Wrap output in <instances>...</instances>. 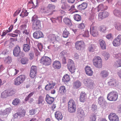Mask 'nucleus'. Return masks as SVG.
Masks as SVG:
<instances>
[{
	"instance_id": "7",
	"label": "nucleus",
	"mask_w": 121,
	"mask_h": 121,
	"mask_svg": "<svg viewBox=\"0 0 121 121\" xmlns=\"http://www.w3.org/2000/svg\"><path fill=\"white\" fill-rule=\"evenodd\" d=\"M13 53L14 56H19L21 57L23 56V54L21 52L20 48L18 45H17L14 48Z\"/></svg>"
},
{
	"instance_id": "36",
	"label": "nucleus",
	"mask_w": 121,
	"mask_h": 121,
	"mask_svg": "<svg viewBox=\"0 0 121 121\" xmlns=\"http://www.w3.org/2000/svg\"><path fill=\"white\" fill-rule=\"evenodd\" d=\"M64 22L66 24L69 26H72V24L70 20L67 18H65L64 19Z\"/></svg>"
},
{
	"instance_id": "48",
	"label": "nucleus",
	"mask_w": 121,
	"mask_h": 121,
	"mask_svg": "<svg viewBox=\"0 0 121 121\" xmlns=\"http://www.w3.org/2000/svg\"><path fill=\"white\" fill-rule=\"evenodd\" d=\"M28 59L26 57H24L21 60V63L23 64H25L28 63Z\"/></svg>"
},
{
	"instance_id": "52",
	"label": "nucleus",
	"mask_w": 121,
	"mask_h": 121,
	"mask_svg": "<svg viewBox=\"0 0 121 121\" xmlns=\"http://www.w3.org/2000/svg\"><path fill=\"white\" fill-rule=\"evenodd\" d=\"M13 83L14 85H18L20 84L17 77L14 80Z\"/></svg>"
},
{
	"instance_id": "61",
	"label": "nucleus",
	"mask_w": 121,
	"mask_h": 121,
	"mask_svg": "<svg viewBox=\"0 0 121 121\" xmlns=\"http://www.w3.org/2000/svg\"><path fill=\"white\" fill-rule=\"evenodd\" d=\"M78 27L80 29H82L85 28V26L83 23H82L79 25Z\"/></svg>"
},
{
	"instance_id": "57",
	"label": "nucleus",
	"mask_w": 121,
	"mask_h": 121,
	"mask_svg": "<svg viewBox=\"0 0 121 121\" xmlns=\"http://www.w3.org/2000/svg\"><path fill=\"white\" fill-rule=\"evenodd\" d=\"M89 31L87 30H86L85 31V33L84 34L82 35V36L86 37H89Z\"/></svg>"
},
{
	"instance_id": "39",
	"label": "nucleus",
	"mask_w": 121,
	"mask_h": 121,
	"mask_svg": "<svg viewBox=\"0 0 121 121\" xmlns=\"http://www.w3.org/2000/svg\"><path fill=\"white\" fill-rule=\"evenodd\" d=\"M70 78L69 75L66 74L62 78V81L64 82H67L70 80Z\"/></svg>"
},
{
	"instance_id": "17",
	"label": "nucleus",
	"mask_w": 121,
	"mask_h": 121,
	"mask_svg": "<svg viewBox=\"0 0 121 121\" xmlns=\"http://www.w3.org/2000/svg\"><path fill=\"white\" fill-rule=\"evenodd\" d=\"M85 69L86 74L90 76H91L93 75V72L90 67L88 66H86Z\"/></svg>"
},
{
	"instance_id": "42",
	"label": "nucleus",
	"mask_w": 121,
	"mask_h": 121,
	"mask_svg": "<svg viewBox=\"0 0 121 121\" xmlns=\"http://www.w3.org/2000/svg\"><path fill=\"white\" fill-rule=\"evenodd\" d=\"M30 49V47L29 44H26L23 45V50L24 51L28 52Z\"/></svg>"
},
{
	"instance_id": "8",
	"label": "nucleus",
	"mask_w": 121,
	"mask_h": 121,
	"mask_svg": "<svg viewBox=\"0 0 121 121\" xmlns=\"http://www.w3.org/2000/svg\"><path fill=\"white\" fill-rule=\"evenodd\" d=\"M51 60L49 57L47 56H44L42 58L40 62L42 64L46 66L50 65L51 63Z\"/></svg>"
},
{
	"instance_id": "24",
	"label": "nucleus",
	"mask_w": 121,
	"mask_h": 121,
	"mask_svg": "<svg viewBox=\"0 0 121 121\" xmlns=\"http://www.w3.org/2000/svg\"><path fill=\"white\" fill-rule=\"evenodd\" d=\"M77 113V115L80 117L82 118L85 116L83 110L81 108H79L78 109Z\"/></svg>"
},
{
	"instance_id": "41",
	"label": "nucleus",
	"mask_w": 121,
	"mask_h": 121,
	"mask_svg": "<svg viewBox=\"0 0 121 121\" xmlns=\"http://www.w3.org/2000/svg\"><path fill=\"white\" fill-rule=\"evenodd\" d=\"M28 13L27 12L26 10L25 9H23L22 12L20 15L22 17H23L27 16Z\"/></svg>"
},
{
	"instance_id": "28",
	"label": "nucleus",
	"mask_w": 121,
	"mask_h": 121,
	"mask_svg": "<svg viewBox=\"0 0 121 121\" xmlns=\"http://www.w3.org/2000/svg\"><path fill=\"white\" fill-rule=\"evenodd\" d=\"M87 4L86 3H84L81 4L77 6L78 9L80 10H82L85 9L87 6Z\"/></svg>"
},
{
	"instance_id": "62",
	"label": "nucleus",
	"mask_w": 121,
	"mask_h": 121,
	"mask_svg": "<svg viewBox=\"0 0 121 121\" xmlns=\"http://www.w3.org/2000/svg\"><path fill=\"white\" fill-rule=\"evenodd\" d=\"M102 13L104 18L107 17L109 15V13L106 11H104Z\"/></svg>"
},
{
	"instance_id": "20",
	"label": "nucleus",
	"mask_w": 121,
	"mask_h": 121,
	"mask_svg": "<svg viewBox=\"0 0 121 121\" xmlns=\"http://www.w3.org/2000/svg\"><path fill=\"white\" fill-rule=\"evenodd\" d=\"M34 37L36 39H39L43 37L42 33L40 31H37L34 32L33 34Z\"/></svg>"
},
{
	"instance_id": "6",
	"label": "nucleus",
	"mask_w": 121,
	"mask_h": 121,
	"mask_svg": "<svg viewBox=\"0 0 121 121\" xmlns=\"http://www.w3.org/2000/svg\"><path fill=\"white\" fill-rule=\"evenodd\" d=\"M68 111L71 113L75 112L76 105L74 101L73 100H70L68 102Z\"/></svg>"
},
{
	"instance_id": "30",
	"label": "nucleus",
	"mask_w": 121,
	"mask_h": 121,
	"mask_svg": "<svg viewBox=\"0 0 121 121\" xmlns=\"http://www.w3.org/2000/svg\"><path fill=\"white\" fill-rule=\"evenodd\" d=\"M86 99V95L85 93H81L80 94V100L82 102L85 101Z\"/></svg>"
},
{
	"instance_id": "49",
	"label": "nucleus",
	"mask_w": 121,
	"mask_h": 121,
	"mask_svg": "<svg viewBox=\"0 0 121 121\" xmlns=\"http://www.w3.org/2000/svg\"><path fill=\"white\" fill-rule=\"evenodd\" d=\"M69 34V32L67 31L66 30H65L63 33V36L64 38H67L68 37Z\"/></svg>"
},
{
	"instance_id": "45",
	"label": "nucleus",
	"mask_w": 121,
	"mask_h": 121,
	"mask_svg": "<svg viewBox=\"0 0 121 121\" xmlns=\"http://www.w3.org/2000/svg\"><path fill=\"white\" fill-rule=\"evenodd\" d=\"M73 17L74 19L77 21H79L81 19V16L78 14H75L74 16Z\"/></svg>"
},
{
	"instance_id": "26",
	"label": "nucleus",
	"mask_w": 121,
	"mask_h": 121,
	"mask_svg": "<svg viewBox=\"0 0 121 121\" xmlns=\"http://www.w3.org/2000/svg\"><path fill=\"white\" fill-rule=\"evenodd\" d=\"M56 118L58 120H61L63 117L61 112L59 111H57L55 113Z\"/></svg>"
},
{
	"instance_id": "40",
	"label": "nucleus",
	"mask_w": 121,
	"mask_h": 121,
	"mask_svg": "<svg viewBox=\"0 0 121 121\" xmlns=\"http://www.w3.org/2000/svg\"><path fill=\"white\" fill-rule=\"evenodd\" d=\"M49 39V40H50L52 41L53 43L56 40V36L54 34L50 35Z\"/></svg>"
},
{
	"instance_id": "38",
	"label": "nucleus",
	"mask_w": 121,
	"mask_h": 121,
	"mask_svg": "<svg viewBox=\"0 0 121 121\" xmlns=\"http://www.w3.org/2000/svg\"><path fill=\"white\" fill-rule=\"evenodd\" d=\"M95 48V46L94 45L90 44L88 46V50L89 52H92L94 51Z\"/></svg>"
},
{
	"instance_id": "16",
	"label": "nucleus",
	"mask_w": 121,
	"mask_h": 121,
	"mask_svg": "<svg viewBox=\"0 0 121 121\" xmlns=\"http://www.w3.org/2000/svg\"><path fill=\"white\" fill-rule=\"evenodd\" d=\"M37 69L35 66L31 67L30 73V76L32 78H34L36 76L37 73Z\"/></svg>"
},
{
	"instance_id": "3",
	"label": "nucleus",
	"mask_w": 121,
	"mask_h": 121,
	"mask_svg": "<svg viewBox=\"0 0 121 121\" xmlns=\"http://www.w3.org/2000/svg\"><path fill=\"white\" fill-rule=\"evenodd\" d=\"M15 93V91L14 90L7 89L2 92L0 95V97L3 99L6 98L8 97L13 95Z\"/></svg>"
},
{
	"instance_id": "25",
	"label": "nucleus",
	"mask_w": 121,
	"mask_h": 121,
	"mask_svg": "<svg viewBox=\"0 0 121 121\" xmlns=\"http://www.w3.org/2000/svg\"><path fill=\"white\" fill-rule=\"evenodd\" d=\"M106 101L103 97L102 96L99 97L98 99V104L101 106L103 105Z\"/></svg>"
},
{
	"instance_id": "54",
	"label": "nucleus",
	"mask_w": 121,
	"mask_h": 121,
	"mask_svg": "<svg viewBox=\"0 0 121 121\" xmlns=\"http://www.w3.org/2000/svg\"><path fill=\"white\" fill-rule=\"evenodd\" d=\"M70 7L66 3L63 4L62 5L61 8L63 9H66L69 8Z\"/></svg>"
},
{
	"instance_id": "22",
	"label": "nucleus",
	"mask_w": 121,
	"mask_h": 121,
	"mask_svg": "<svg viewBox=\"0 0 121 121\" xmlns=\"http://www.w3.org/2000/svg\"><path fill=\"white\" fill-rule=\"evenodd\" d=\"M56 84L52 81H50L49 84L45 86V89L47 90H49L50 89H53L54 86Z\"/></svg>"
},
{
	"instance_id": "47",
	"label": "nucleus",
	"mask_w": 121,
	"mask_h": 121,
	"mask_svg": "<svg viewBox=\"0 0 121 121\" xmlns=\"http://www.w3.org/2000/svg\"><path fill=\"white\" fill-rule=\"evenodd\" d=\"M20 102L19 99L17 98L15 99L12 102V104L14 105H16Z\"/></svg>"
},
{
	"instance_id": "12",
	"label": "nucleus",
	"mask_w": 121,
	"mask_h": 121,
	"mask_svg": "<svg viewBox=\"0 0 121 121\" xmlns=\"http://www.w3.org/2000/svg\"><path fill=\"white\" fill-rule=\"evenodd\" d=\"M91 34L94 37L97 36L98 35V32L96 27L94 26L92 24L90 28Z\"/></svg>"
},
{
	"instance_id": "13",
	"label": "nucleus",
	"mask_w": 121,
	"mask_h": 121,
	"mask_svg": "<svg viewBox=\"0 0 121 121\" xmlns=\"http://www.w3.org/2000/svg\"><path fill=\"white\" fill-rule=\"evenodd\" d=\"M109 119L110 121H119V118L116 114L114 113H110L108 116Z\"/></svg>"
},
{
	"instance_id": "2",
	"label": "nucleus",
	"mask_w": 121,
	"mask_h": 121,
	"mask_svg": "<svg viewBox=\"0 0 121 121\" xmlns=\"http://www.w3.org/2000/svg\"><path fill=\"white\" fill-rule=\"evenodd\" d=\"M118 93L115 91H112L109 93L107 95V98L108 100L111 101H116L117 99Z\"/></svg>"
},
{
	"instance_id": "43",
	"label": "nucleus",
	"mask_w": 121,
	"mask_h": 121,
	"mask_svg": "<svg viewBox=\"0 0 121 121\" xmlns=\"http://www.w3.org/2000/svg\"><path fill=\"white\" fill-rule=\"evenodd\" d=\"M4 61L5 63L9 64L12 61L11 58L10 56L6 57L5 58Z\"/></svg>"
},
{
	"instance_id": "64",
	"label": "nucleus",
	"mask_w": 121,
	"mask_h": 121,
	"mask_svg": "<svg viewBox=\"0 0 121 121\" xmlns=\"http://www.w3.org/2000/svg\"><path fill=\"white\" fill-rule=\"evenodd\" d=\"M106 38L108 39H111L113 38V35L111 34L110 33L106 36Z\"/></svg>"
},
{
	"instance_id": "15",
	"label": "nucleus",
	"mask_w": 121,
	"mask_h": 121,
	"mask_svg": "<svg viewBox=\"0 0 121 121\" xmlns=\"http://www.w3.org/2000/svg\"><path fill=\"white\" fill-rule=\"evenodd\" d=\"M33 24L32 28L33 29L38 30L40 28L41 23L39 20L36 19L35 20Z\"/></svg>"
},
{
	"instance_id": "10",
	"label": "nucleus",
	"mask_w": 121,
	"mask_h": 121,
	"mask_svg": "<svg viewBox=\"0 0 121 121\" xmlns=\"http://www.w3.org/2000/svg\"><path fill=\"white\" fill-rule=\"evenodd\" d=\"M112 44L115 47H118L121 44V35H119L113 40Z\"/></svg>"
},
{
	"instance_id": "34",
	"label": "nucleus",
	"mask_w": 121,
	"mask_h": 121,
	"mask_svg": "<svg viewBox=\"0 0 121 121\" xmlns=\"http://www.w3.org/2000/svg\"><path fill=\"white\" fill-rule=\"evenodd\" d=\"M114 26L115 29L118 31L121 30V23L119 22H117L115 23Z\"/></svg>"
},
{
	"instance_id": "29",
	"label": "nucleus",
	"mask_w": 121,
	"mask_h": 121,
	"mask_svg": "<svg viewBox=\"0 0 121 121\" xmlns=\"http://www.w3.org/2000/svg\"><path fill=\"white\" fill-rule=\"evenodd\" d=\"M19 71L16 69H11L9 73V76H14L16 75Z\"/></svg>"
},
{
	"instance_id": "18",
	"label": "nucleus",
	"mask_w": 121,
	"mask_h": 121,
	"mask_svg": "<svg viewBox=\"0 0 121 121\" xmlns=\"http://www.w3.org/2000/svg\"><path fill=\"white\" fill-rule=\"evenodd\" d=\"M108 85L112 86H116L118 85V82L114 79H110L108 83Z\"/></svg>"
},
{
	"instance_id": "58",
	"label": "nucleus",
	"mask_w": 121,
	"mask_h": 121,
	"mask_svg": "<svg viewBox=\"0 0 121 121\" xmlns=\"http://www.w3.org/2000/svg\"><path fill=\"white\" fill-rule=\"evenodd\" d=\"M106 29L107 27L105 26H102L100 27V31L102 32H104Z\"/></svg>"
},
{
	"instance_id": "37",
	"label": "nucleus",
	"mask_w": 121,
	"mask_h": 121,
	"mask_svg": "<svg viewBox=\"0 0 121 121\" xmlns=\"http://www.w3.org/2000/svg\"><path fill=\"white\" fill-rule=\"evenodd\" d=\"M44 102V97L42 96H39L38 98V101L37 103L38 104H42Z\"/></svg>"
},
{
	"instance_id": "53",
	"label": "nucleus",
	"mask_w": 121,
	"mask_h": 121,
	"mask_svg": "<svg viewBox=\"0 0 121 121\" xmlns=\"http://www.w3.org/2000/svg\"><path fill=\"white\" fill-rule=\"evenodd\" d=\"M18 112L19 113V116L20 117H23L25 116V110H21Z\"/></svg>"
},
{
	"instance_id": "35",
	"label": "nucleus",
	"mask_w": 121,
	"mask_h": 121,
	"mask_svg": "<svg viewBox=\"0 0 121 121\" xmlns=\"http://www.w3.org/2000/svg\"><path fill=\"white\" fill-rule=\"evenodd\" d=\"M114 14L116 16L121 17V11L117 9H115L113 12Z\"/></svg>"
},
{
	"instance_id": "56",
	"label": "nucleus",
	"mask_w": 121,
	"mask_h": 121,
	"mask_svg": "<svg viewBox=\"0 0 121 121\" xmlns=\"http://www.w3.org/2000/svg\"><path fill=\"white\" fill-rule=\"evenodd\" d=\"M34 92H33L30 94L25 98V100L26 101H28L29 99L34 94Z\"/></svg>"
},
{
	"instance_id": "1",
	"label": "nucleus",
	"mask_w": 121,
	"mask_h": 121,
	"mask_svg": "<svg viewBox=\"0 0 121 121\" xmlns=\"http://www.w3.org/2000/svg\"><path fill=\"white\" fill-rule=\"evenodd\" d=\"M56 7L55 6L52 4H49L48 5L47 8L44 7L41 8L40 12L41 13H44L47 16L52 15L55 11L53 10Z\"/></svg>"
},
{
	"instance_id": "63",
	"label": "nucleus",
	"mask_w": 121,
	"mask_h": 121,
	"mask_svg": "<svg viewBox=\"0 0 121 121\" xmlns=\"http://www.w3.org/2000/svg\"><path fill=\"white\" fill-rule=\"evenodd\" d=\"M66 54V52L65 51H63L61 52L60 54V56L61 57H63Z\"/></svg>"
},
{
	"instance_id": "21",
	"label": "nucleus",
	"mask_w": 121,
	"mask_h": 121,
	"mask_svg": "<svg viewBox=\"0 0 121 121\" xmlns=\"http://www.w3.org/2000/svg\"><path fill=\"white\" fill-rule=\"evenodd\" d=\"M54 98L50 96L48 94L46 95L45 100L47 103L49 104H51L54 101Z\"/></svg>"
},
{
	"instance_id": "55",
	"label": "nucleus",
	"mask_w": 121,
	"mask_h": 121,
	"mask_svg": "<svg viewBox=\"0 0 121 121\" xmlns=\"http://www.w3.org/2000/svg\"><path fill=\"white\" fill-rule=\"evenodd\" d=\"M91 109L93 111H96L97 109V106L95 104H93L91 106Z\"/></svg>"
},
{
	"instance_id": "19",
	"label": "nucleus",
	"mask_w": 121,
	"mask_h": 121,
	"mask_svg": "<svg viewBox=\"0 0 121 121\" xmlns=\"http://www.w3.org/2000/svg\"><path fill=\"white\" fill-rule=\"evenodd\" d=\"M100 74L102 78H104L107 77L109 75V73L107 70H104L100 72Z\"/></svg>"
},
{
	"instance_id": "60",
	"label": "nucleus",
	"mask_w": 121,
	"mask_h": 121,
	"mask_svg": "<svg viewBox=\"0 0 121 121\" xmlns=\"http://www.w3.org/2000/svg\"><path fill=\"white\" fill-rule=\"evenodd\" d=\"M37 46L39 50L41 51L42 50L43 46L40 43H39L37 44Z\"/></svg>"
},
{
	"instance_id": "51",
	"label": "nucleus",
	"mask_w": 121,
	"mask_h": 121,
	"mask_svg": "<svg viewBox=\"0 0 121 121\" xmlns=\"http://www.w3.org/2000/svg\"><path fill=\"white\" fill-rule=\"evenodd\" d=\"M17 77L23 82H24L26 78V76L24 75H21Z\"/></svg>"
},
{
	"instance_id": "46",
	"label": "nucleus",
	"mask_w": 121,
	"mask_h": 121,
	"mask_svg": "<svg viewBox=\"0 0 121 121\" xmlns=\"http://www.w3.org/2000/svg\"><path fill=\"white\" fill-rule=\"evenodd\" d=\"M96 116L94 114H92L90 117V121H95Z\"/></svg>"
},
{
	"instance_id": "31",
	"label": "nucleus",
	"mask_w": 121,
	"mask_h": 121,
	"mask_svg": "<svg viewBox=\"0 0 121 121\" xmlns=\"http://www.w3.org/2000/svg\"><path fill=\"white\" fill-rule=\"evenodd\" d=\"M81 85V82L79 81H77L74 82L73 86L74 88L78 89L79 88Z\"/></svg>"
},
{
	"instance_id": "59",
	"label": "nucleus",
	"mask_w": 121,
	"mask_h": 121,
	"mask_svg": "<svg viewBox=\"0 0 121 121\" xmlns=\"http://www.w3.org/2000/svg\"><path fill=\"white\" fill-rule=\"evenodd\" d=\"M98 19L99 20H101L104 18L102 13H99L98 15Z\"/></svg>"
},
{
	"instance_id": "32",
	"label": "nucleus",
	"mask_w": 121,
	"mask_h": 121,
	"mask_svg": "<svg viewBox=\"0 0 121 121\" xmlns=\"http://www.w3.org/2000/svg\"><path fill=\"white\" fill-rule=\"evenodd\" d=\"M99 12L101 11H103L106 10L108 8V7L106 6H104L102 4L99 5L97 7Z\"/></svg>"
},
{
	"instance_id": "27",
	"label": "nucleus",
	"mask_w": 121,
	"mask_h": 121,
	"mask_svg": "<svg viewBox=\"0 0 121 121\" xmlns=\"http://www.w3.org/2000/svg\"><path fill=\"white\" fill-rule=\"evenodd\" d=\"M66 91V90L65 87L64 86H62L60 87L59 93L61 95H63L65 93Z\"/></svg>"
},
{
	"instance_id": "11",
	"label": "nucleus",
	"mask_w": 121,
	"mask_h": 121,
	"mask_svg": "<svg viewBox=\"0 0 121 121\" xmlns=\"http://www.w3.org/2000/svg\"><path fill=\"white\" fill-rule=\"evenodd\" d=\"M20 27L24 36L27 37V36L30 35L29 34V29H28L26 25H22Z\"/></svg>"
},
{
	"instance_id": "50",
	"label": "nucleus",
	"mask_w": 121,
	"mask_h": 121,
	"mask_svg": "<svg viewBox=\"0 0 121 121\" xmlns=\"http://www.w3.org/2000/svg\"><path fill=\"white\" fill-rule=\"evenodd\" d=\"M98 12L99 11L97 8H93L91 10V13L95 15L96 13Z\"/></svg>"
},
{
	"instance_id": "23",
	"label": "nucleus",
	"mask_w": 121,
	"mask_h": 121,
	"mask_svg": "<svg viewBox=\"0 0 121 121\" xmlns=\"http://www.w3.org/2000/svg\"><path fill=\"white\" fill-rule=\"evenodd\" d=\"M52 66L55 69H59L61 67V64L59 61L56 60L53 62Z\"/></svg>"
},
{
	"instance_id": "9",
	"label": "nucleus",
	"mask_w": 121,
	"mask_h": 121,
	"mask_svg": "<svg viewBox=\"0 0 121 121\" xmlns=\"http://www.w3.org/2000/svg\"><path fill=\"white\" fill-rule=\"evenodd\" d=\"M67 66L68 69L71 73H73L75 72L76 68L72 60L71 59L68 60Z\"/></svg>"
},
{
	"instance_id": "4",
	"label": "nucleus",
	"mask_w": 121,
	"mask_h": 121,
	"mask_svg": "<svg viewBox=\"0 0 121 121\" xmlns=\"http://www.w3.org/2000/svg\"><path fill=\"white\" fill-rule=\"evenodd\" d=\"M94 65L96 68H101L102 66V60L100 57L98 56L95 57L93 60Z\"/></svg>"
},
{
	"instance_id": "14",
	"label": "nucleus",
	"mask_w": 121,
	"mask_h": 121,
	"mask_svg": "<svg viewBox=\"0 0 121 121\" xmlns=\"http://www.w3.org/2000/svg\"><path fill=\"white\" fill-rule=\"evenodd\" d=\"M85 45L84 42L82 41H78L75 43V48L77 50H80L82 49Z\"/></svg>"
},
{
	"instance_id": "5",
	"label": "nucleus",
	"mask_w": 121,
	"mask_h": 121,
	"mask_svg": "<svg viewBox=\"0 0 121 121\" xmlns=\"http://www.w3.org/2000/svg\"><path fill=\"white\" fill-rule=\"evenodd\" d=\"M83 82L89 89H92L95 87V84L94 81L90 78H88L84 80Z\"/></svg>"
},
{
	"instance_id": "44",
	"label": "nucleus",
	"mask_w": 121,
	"mask_h": 121,
	"mask_svg": "<svg viewBox=\"0 0 121 121\" xmlns=\"http://www.w3.org/2000/svg\"><path fill=\"white\" fill-rule=\"evenodd\" d=\"M102 55L104 56L106 60H108L109 57V55L107 52L103 51L102 52Z\"/></svg>"
},
{
	"instance_id": "33",
	"label": "nucleus",
	"mask_w": 121,
	"mask_h": 121,
	"mask_svg": "<svg viewBox=\"0 0 121 121\" xmlns=\"http://www.w3.org/2000/svg\"><path fill=\"white\" fill-rule=\"evenodd\" d=\"M99 43L101 48L103 49H105L106 48L105 43L104 41L102 39L99 40Z\"/></svg>"
}]
</instances>
